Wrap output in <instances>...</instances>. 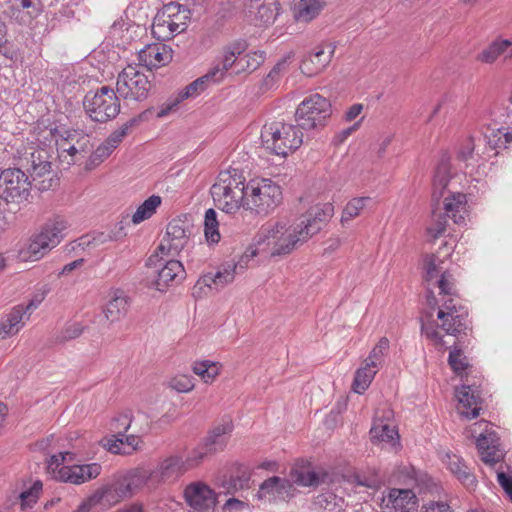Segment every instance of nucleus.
I'll list each match as a JSON object with an SVG mask.
<instances>
[{
	"mask_svg": "<svg viewBox=\"0 0 512 512\" xmlns=\"http://www.w3.org/2000/svg\"><path fill=\"white\" fill-rule=\"evenodd\" d=\"M334 207L331 203L311 207L299 222L287 227L285 223H267L256 235V242L268 244L273 241V255L290 253L299 243H303L317 234L331 219Z\"/></svg>",
	"mask_w": 512,
	"mask_h": 512,
	"instance_id": "nucleus-1",
	"label": "nucleus"
},
{
	"mask_svg": "<svg viewBox=\"0 0 512 512\" xmlns=\"http://www.w3.org/2000/svg\"><path fill=\"white\" fill-rule=\"evenodd\" d=\"M145 485L153 487L152 472L144 467H137L129 471L113 487H103L96 490L78 506L77 512L99 511L102 509L104 499L109 501L114 498V494L119 498L131 497Z\"/></svg>",
	"mask_w": 512,
	"mask_h": 512,
	"instance_id": "nucleus-2",
	"label": "nucleus"
},
{
	"mask_svg": "<svg viewBox=\"0 0 512 512\" xmlns=\"http://www.w3.org/2000/svg\"><path fill=\"white\" fill-rule=\"evenodd\" d=\"M237 168H229L218 174L210 193L216 206L227 214H234L243 205L248 192V183Z\"/></svg>",
	"mask_w": 512,
	"mask_h": 512,
	"instance_id": "nucleus-3",
	"label": "nucleus"
},
{
	"mask_svg": "<svg viewBox=\"0 0 512 512\" xmlns=\"http://www.w3.org/2000/svg\"><path fill=\"white\" fill-rule=\"evenodd\" d=\"M247 48L248 43L244 39H236L225 45L220 62L214 65L206 74L180 90V99L193 98L205 91L209 85L221 82L228 70L234 65L237 56L244 53Z\"/></svg>",
	"mask_w": 512,
	"mask_h": 512,
	"instance_id": "nucleus-4",
	"label": "nucleus"
},
{
	"mask_svg": "<svg viewBox=\"0 0 512 512\" xmlns=\"http://www.w3.org/2000/svg\"><path fill=\"white\" fill-rule=\"evenodd\" d=\"M261 140L266 150L285 158L302 145L303 132L297 124L274 121L263 126Z\"/></svg>",
	"mask_w": 512,
	"mask_h": 512,
	"instance_id": "nucleus-5",
	"label": "nucleus"
},
{
	"mask_svg": "<svg viewBox=\"0 0 512 512\" xmlns=\"http://www.w3.org/2000/svg\"><path fill=\"white\" fill-rule=\"evenodd\" d=\"M283 200L281 187L271 179L262 178L248 182V192L241 207L258 215H268Z\"/></svg>",
	"mask_w": 512,
	"mask_h": 512,
	"instance_id": "nucleus-6",
	"label": "nucleus"
},
{
	"mask_svg": "<svg viewBox=\"0 0 512 512\" xmlns=\"http://www.w3.org/2000/svg\"><path fill=\"white\" fill-rule=\"evenodd\" d=\"M117 94V91L109 86L87 92L83 99V107L91 120L106 123L116 118L121 108Z\"/></svg>",
	"mask_w": 512,
	"mask_h": 512,
	"instance_id": "nucleus-7",
	"label": "nucleus"
},
{
	"mask_svg": "<svg viewBox=\"0 0 512 512\" xmlns=\"http://www.w3.org/2000/svg\"><path fill=\"white\" fill-rule=\"evenodd\" d=\"M20 165L29 173V178L34 187L44 192L58 184L52 169V161L49 152L45 149H36L20 159Z\"/></svg>",
	"mask_w": 512,
	"mask_h": 512,
	"instance_id": "nucleus-8",
	"label": "nucleus"
},
{
	"mask_svg": "<svg viewBox=\"0 0 512 512\" xmlns=\"http://www.w3.org/2000/svg\"><path fill=\"white\" fill-rule=\"evenodd\" d=\"M332 114L331 103L316 93L306 97L297 107L295 120L302 130L323 127Z\"/></svg>",
	"mask_w": 512,
	"mask_h": 512,
	"instance_id": "nucleus-9",
	"label": "nucleus"
},
{
	"mask_svg": "<svg viewBox=\"0 0 512 512\" xmlns=\"http://www.w3.org/2000/svg\"><path fill=\"white\" fill-rule=\"evenodd\" d=\"M152 85L138 65H127L118 75L116 91L124 100L143 101L148 97Z\"/></svg>",
	"mask_w": 512,
	"mask_h": 512,
	"instance_id": "nucleus-10",
	"label": "nucleus"
},
{
	"mask_svg": "<svg viewBox=\"0 0 512 512\" xmlns=\"http://www.w3.org/2000/svg\"><path fill=\"white\" fill-rule=\"evenodd\" d=\"M33 182L21 168H8L0 173V195L5 203L28 201Z\"/></svg>",
	"mask_w": 512,
	"mask_h": 512,
	"instance_id": "nucleus-11",
	"label": "nucleus"
},
{
	"mask_svg": "<svg viewBox=\"0 0 512 512\" xmlns=\"http://www.w3.org/2000/svg\"><path fill=\"white\" fill-rule=\"evenodd\" d=\"M67 223L61 218L47 222L41 232L35 235L28 243L27 254L32 260H39L49 250L57 246L64 237Z\"/></svg>",
	"mask_w": 512,
	"mask_h": 512,
	"instance_id": "nucleus-12",
	"label": "nucleus"
},
{
	"mask_svg": "<svg viewBox=\"0 0 512 512\" xmlns=\"http://www.w3.org/2000/svg\"><path fill=\"white\" fill-rule=\"evenodd\" d=\"M437 318L442 321L441 328L449 335L457 336L469 328L468 310L453 304L452 299L444 302L443 309L437 313Z\"/></svg>",
	"mask_w": 512,
	"mask_h": 512,
	"instance_id": "nucleus-13",
	"label": "nucleus"
},
{
	"mask_svg": "<svg viewBox=\"0 0 512 512\" xmlns=\"http://www.w3.org/2000/svg\"><path fill=\"white\" fill-rule=\"evenodd\" d=\"M74 454L71 452H60L52 455L48 460L47 470L56 481L74 485L83 484V478L78 472V464L64 465L65 461H73Z\"/></svg>",
	"mask_w": 512,
	"mask_h": 512,
	"instance_id": "nucleus-14",
	"label": "nucleus"
},
{
	"mask_svg": "<svg viewBox=\"0 0 512 512\" xmlns=\"http://www.w3.org/2000/svg\"><path fill=\"white\" fill-rule=\"evenodd\" d=\"M181 5L169 3L164 6L161 14H158L153 22L152 31L157 38L170 39L186 30V23H178L174 16L180 12Z\"/></svg>",
	"mask_w": 512,
	"mask_h": 512,
	"instance_id": "nucleus-15",
	"label": "nucleus"
},
{
	"mask_svg": "<svg viewBox=\"0 0 512 512\" xmlns=\"http://www.w3.org/2000/svg\"><path fill=\"white\" fill-rule=\"evenodd\" d=\"M184 498L187 504L198 512H213L217 504V495L214 490L201 481L187 485Z\"/></svg>",
	"mask_w": 512,
	"mask_h": 512,
	"instance_id": "nucleus-16",
	"label": "nucleus"
},
{
	"mask_svg": "<svg viewBox=\"0 0 512 512\" xmlns=\"http://www.w3.org/2000/svg\"><path fill=\"white\" fill-rule=\"evenodd\" d=\"M255 255L256 252L252 251L250 255H243L237 263L233 261L226 262L215 274L204 275L201 279H199L197 285L204 284L205 286L211 288L212 284H214L216 289L219 287H224L234 280L235 274L242 272L247 267L248 261Z\"/></svg>",
	"mask_w": 512,
	"mask_h": 512,
	"instance_id": "nucleus-17",
	"label": "nucleus"
},
{
	"mask_svg": "<svg viewBox=\"0 0 512 512\" xmlns=\"http://www.w3.org/2000/svg\"><path fill=\"white\" fill-rule=\"evenodd\" d=\"M384 512H417L418 498L410 489L391 488L382 497Z\"/></svg>",
	"mask_w": 512,
	"mask_h": 512,
	"instance_id": "nucleus-18",
	"label": "nucleus"
},
{
	"mask_svg": "<svg viewBox=\"0 0 512 512\" xmlns=\"http://www.w3.org/2000/svg\"><path fill=\"white\" fill-rule=\"evenodd\" d=\"M293 483L278 476L266 479L256 494L258 499H268L269 502L287 501L294 496Z\"/></svg>",
	"mask_w": 512,
	"mask_h": 512,
	"instance_id": "nucleus-19",
	"label": "nucleus"
},
{
	"mask_svg": "<svg viewBox=\"0 0 512 512\" xmlns=\"http://www.w3.org/2000/svg\"><path fill=\"white\" fill-rule=\"evenodd\" d=\"M334 54V47L329 44L326 47L318 46L313 52L304 56L300 69L306 76L312 77L322 72L330 63Z\"/></svg>",
	"mask_w": 512,
	"mask_h": 512,
	"instance_id": "nucleus-20",
	"label": "nucleus"
},
{
	"mask_svg": "<svg viewBox=\"0 0 512 512\" xmlns=\"http://www.w3.org/2000/svg\"><path fill=\"white\" fill-rule=\"evenodd\" d=\"M290 477L292 483L302 487H318L322 485L332 487L335 485L334 476L324 470L314 471L307 467L293 468L290 472Z\"/></svg>",
	"mask_w": 512,
	"mask_h": 512,
	"instance_id": "nucleus-21",
	"label": "nucleus"
},
{
	"mask_svg": "<svg viewBox=\"0 0 512 512\" xmlns=\"http://www.w3.org/2000/svg\"><path fill=\"white\" fill-rule=\"evenodd\" d=\"M456 396L462 408L461 414L467 419H474L479 416L482 404L480 390L472 384H463L456 388Z\"/></svg>",
	"mask_w": 512,
	"mask_h": 512,
	"instance_id": "nucleus-22",
	"label": "nucleus"
},
{
	"mask_svg": "<svg viewBox=\"0 0 512 512\" xmlns=\"http://www.w3.org/2000/svg\"><path fill=\"white\" fill-rule=\"evenodd\" d=\"M185 471V465L180 456H170L164 459L152 472V486L160 483L173 482Z\"/></svg>",
	"mask_w": 512,
	"mask_h": 512,
	"instance_id": "nucleus-23",
	"label": "nucleus"
},
{
	"mask_svg": "<svg viewBox=\"0 0 512 512\" xmlns=\"http://www.w3.org/2000/svg\"><path fill=\"white\" fill-rule=\"evenodd\" d=\"M142 65L149 68H158L172 60V49L163 43L149 44L138 53Z\"/></svg>",
	"mask_w": 512,
	"mask_h": 512,
	"instance_id": "nucleus-24",
	"label": "nucleus"
},
{
	"mask_svg": "<svg viewBox=\"0 0 512 512\" xmlns=\"http://www.w3.org/2000/svg\"><path fill=\"white\" fill-rule=\"evenodd\" d=\"M158 270V275L155 281L156 289L164 291L168 286L178 284L186 277V272L183 264L179 260H168Z\"/></svg>",
	"mask_w": 512,
	"mask_h": 512,
	"instance_id": "nucleus-25",
	"label": "nucleus"
},
{
	"mask_svg": "<svg viewBox=\"0 0 512 512\" xmlns=\"http://www.w3.org/2000/svg\"><path fill=\"white\" fill-rule=\"evenodd\" d=\"M191 233L190 226L181 219H172L167 227L165 240L168 242V249L178 254L188 243Z\"/></svg>",
	"mask_w": 512,
	"mask_h": 512,
	"instance_id": "nucleus-26",
	"label": "nucleus"
},
{
	"mask_svg": "<svg viewBox=\"0 0 512 512\" xmlns=\"http://www.w3.org/2000/svg\"><path fill=\"white\" fill-rule=\"evenodd\" d=\"M373 444L389 445L393 449L400 447V437L395 426L385 423L382 419L375 418L369 431Z\"/></svg>",
	"mask_w": 512,
	"mask_h": 512,
	"instance_id": "nucleus-27",
	"label": "nucleus"
},
{
	"mask_svg": "<svg viewBox=\"0 0 512 512\" xmlns=\"http://www.w3.org/2000/svg\"><path fill=\"white\" fill-rule=\"evenodd\" d=\"M476 445L484 463L493 465L500 461L499 438L495 432L486 430L485 433H481Z\"/></svg>",
	"mask_w": 512,
	"mask_h": 512,
	"instance_id": "nucleus-28",
	"label": "nucleus"
},
{
	"mask_svg": "<svg viewBox=\"0 0 512 512\" xmlns=\"http://www.w3.org/2000/svg\"><path fill=\"white\" fill-rule=\"evenodd\" d=\"M451 164L450 158L443 155L437 164L433 176L432 201L438 203L444 195V191L451 180Z\"/></svg>",
	"mask_w": 512,
	"mask_h": 512,
	"instance_id": "nucleus-29",
	"label": "nucleus"
},
{
	"mask_svg": "<svg viewBox=\"0 0 512 512\" xmlns=\"http://www.w3.org/2000/svg\"><path fill=\"white\" fill-rule=\"evenodd\" d=\"M37 307V303L33 300L24 308L22 305L15 306L10 313L0 321V337L5 339L6 337L16 334L20 329V323L23 315Z\"/></svg>",
	"mask_w": 512,
	"mask_h": 512,
	"instance_id": "nucleus-30",
	"label": "nucleus"
},
{
	"mask_svg": "<svg viewBox=\"0 0 512 512\" xmlns=\"http://www.w3.org/2000/svg\"><path fill=\"white\" fill-rule=\"evenodd\" d=\"M279 10L277 0H254L250 13L254 15L256 25H269L276 20Z\"/></svg>",
	"mask_w": 512,
	"mask_h": 512,
	"instance_id": "nucleus-31",
	"label": "nucleus"
},
{
	"mask_svg": "<svg viewBox=\"0 0 512 512\" xmlns=\"http://www.w3.org/2000/svg\"><path fill=\"white\" fill-rule=\"evenodd\" d=\"M233 425L231 422H225L217 425L208 432L204 438L203 443L212 454L223 451L228 443V438L232 432Z\"/></svg>",
	"mask_w": 512,
	"mask_h": 512,
	"instance_id": "nucleus-32",
	"label": "nucleus"
},
{
	"mask_svg": "<svg viewBox=\"0 0 512 512\" xmlns=\"http://www.w3.org/2000/svg\"><path fill=\"white\" fill-rule=\"evenodd\" d=\"M335 484L337 482L335 481ZM336 485L332 487H323L322 492L319 493L313 501V506L318 510H325L327 512H341L344 510L345 501L341 496L336 495L332 490Z\"/></svg>",
	"mask_w": 512,
	"mask_h": 512,
	"instance_id": "nucleus-33",
	"label": "nucleus"
},
{
	"mask_svg": "<svg viewBox=\"0 0 512 512\" xmlns=\"http://www.w3.org/2000/svg\"><path fill=\"white\" fill-rule=\"evenodd\" d=\"M326 6L325 0H294V16L298 21L310 22Z\"/></svg>",
	"mask_w": 512,
	"mask_h": 512,
	"instance_id": "nucleus-34",
	"label": "nucleus"
},
{
	"mask_svg": "<svg viewBox=\"0 0 512 512\" xmlns=\"http://www.w3.org/2000/svg\"><path fill=\"white\" fill-rule=\"evenodd\" d=\"M466 195L460 192L452 193L444 199V210L448 218L454 223L460 224L464 222L466 213Z\"/></svg>",
	"mask_w": 512,
	"mask_h": 512,
	"instance_id": "nucleus-35",
	"label": "nucleus"
},
{
	"mask_svg": "<svg viewBox=\"0 0 512 512\" xmlns=\"http://www.w3.org/2000/svg\"><path fill=\"white\" fill-rule=\"evenodd\" d=\"M446 467L457 477L463 484L470 486L475 483V477L470 472L469 467L464 463L463 459L453 453H447L443 459Z\"/></svg>",
	"mask_w": 512,
	"mask_h": 512,
	"instance_id": "nucleus-36",
	"label": "nucleus"
},
{
	"mask_svg": "<svg viewBox=\"0 0 512 512\" xmlns=\"http://www.w3.org/2000/svg\"><path fill=\"white\" fill-rule=\"evenodd\" d=\"M142 440L139 436L131 434L124 437H116L115 439H108L105 447L107 450L114 454H131L132 452L140 449Z\"/></svg>",
	"mask_w": 512,
	"mask_h": 512,
	"instance_id": "nucleus-37",
	"label": "nucleus"
},
{
	"mask_svg": "<svg viewBox=\"0 0 512 512\" xmlns=\"http://www.w3.org/2000/svg\"><path fill=\"white\" fill-rule=\"evenodd\" d=\"M501 54L512 56V42L510 40H496L480 52L476 59L482 63H493Z\"/></svg>",
	"mask_w": 512,
	"mask_h": 512,
	"instance_id": "nucleus-38",
	"label": "nucleus"
},
{
	"mask_svg": "<svg viewBox=\"0 0 512 512\" xmlns=\"http://www.w3.org/2000/svg\"><path fill=\"white\" fill-rule=\"evenodd\" d=\"M129 308L128 298L124 295H115L107 304L104 309V314L107 320L115 322L124 317Z\"/></svg>",
	"mask_w": 512,
	"mask_h": 512,
	"instance_id": "nucleus-39",
	"label": "nucleus"
},
{
	"mask_svg": "<svg viewBox=\"0 0 512 512\" xmlns=\"http://www.w3.org/2000/svg\"><path fill=\"white\" fill-rule=\"evenodd\" d=\"M251 469L245 464H235V470L227 482V489L237 491L249 487Z\"/></svg>",
	"mask_w": 512,
	"mask_h": 512,
	"instance_id": "nucleus-40",
	"label": "nucleus"
},
{
	"mask_svg": "<svg viewBox=\"0 0 512 512\" xmlns=\"http://www.w3.org/2000/svg\"><path fill=\"white\" fill-rule=\"evenodd\" d=\"M161 197L158 195H152L147 198L135 211L132 216V223L139 224L144 220H147L153 216L157 208L161 205Z\"/></svg>",
	"mask_w": 512,
	"mask_h": 512,
	"instance_id": "nucleus-41",
	"label": "nucleus"
},
{
	"mask_svg": "<svg viewBox=\"0 0 512 512\" xmlns=\"http://www.w3.org/2000/svg\"><path fill=\"white\" fill-rule=\"evenodd\" d=\"M376 373V368L367 366V363L364 367L357 369L352 384L353 391L358 394L364 393L372 383Z\"/></svg>",
	"mask_w": 512,
	"mask_h": 512,
	"instance_id": "nucleus-42",
	"label": "nucleus"
},
{
	"mask_svg": "<svg viewBox=\"0 0 512 512\" xmlns=\"http://www.w3.org/2000/svg\"><path fill=\"white\" fill-rule=\"evenodd\" d=\"M142 120V115L133 117L125 122L121 127L114 130L104 141L110 148L115 150L123 139L128 135L129 131L138 125Z\"/></svg>",
	"mask_w": 512,
	"mask_h": 512,
	"instance_id": "nucleus-43",
	"label": "nucleus"
},
{
	"mask_svg": "<svg viewBox=\"0 0 512 512\" xmlns=\"http://www.w3.org/2000/svg\"><path fill=\"white\" fill-rule=\"evenodd\" d=\"M371 203L372 198L370 197H355L351 199L343 210L341 222L345 223L359 216L361 211Z\"/></svg>",
	"mask_w": 512,
	"mask_h": 512,
	"instance_id": "nucleus-44",
	"label": "nucleus"
},
{
	"mask_svg": "<svg viewBox=\"0 0 512 512\" xmlns=\"http://www.w3.org/2000/svg\"><path fill=\"white\" fill-rule=\"evenodd\" d=\"M238 55L237 57H239ZM266 53L264 51H254L247 53L242 58H237L235 63L239 67V71H255L265 61Z\"/></svg>",
	"mask_w": 512,
	"mask_h": 512,
	"instance_id": "nucleus-45",
	"label": "nucleus"
},
{
	"mask_svg": "<svg viewBox=\"0 0 512 512\" xmlns=\"http://www.w3.org/2000/svg\"><path fill=\"white\" fill-rule=\"evenodd\" d=\"M193 372L200 376L205 383L212 382L220 373L218 363L209 360L195 362Z\"/></svg>",
	"mask_w": 512,
	"mask_h": 512,
	"instance_id": "nucleus-46",
	"label": "nucleus"
},
{
	"mask_svg": "<svg viewBox=\"0 0 512 512\" xmlns=\"http://www.w3.org/2000/svg\"><path fill=\"white\" fill-rule=\"evenodd\" d=\"M353 478L356 485L373 490H378L384 483L383 477L374 470L355 473Z\"/></svg>",
	"mask_w": 512,
	"mask_h": 512,
	"instance_id": "nucleus-47",
	"label": "nucleus"
},
{
	"mask_svg": "<svg viewBox=\"0 0 512 512\" xmlns=\"http://www.w3.org/2000/svg\"><path fill=\"white\" fill-rule=\"evenodd\" d=\"M213 455L211 451L205 446L203 442L198 444L187 456L185 460H183L185 469L189 470L199 466L207 457Z\"/></svg>",
	"mask_w": 512,
	"mask_h": 512,
	"instance_id": "nucleus-48",
	"label": "nucleus"
},
{
	"mask_svg": "<svg viewBox=\"0 0 512 512\" xmlns=\"http://www.w3.org/2000/svg\"><path fill=\"white\" fill-rule=\"evenodd\" d=\"M448 364L453 372L458 376H462L463 372L469 365L467 357L463 354V351L456 347L449 352Z\"/></svg>",
	"mask_w": 512,
	"mask_h": 512,
	"instance_id": "nucleus-49",
	"label": "nucleus"
},
{
	"mask_svg": "<svg viewBox=\"0 0 512 512\" xmlns=\"http://www.w3.org/2000/svg\"><path fill=\"white\" fill-rule=\"evenodd\" d=\"M389 349V340L386 337L380 338L376 346L371 350L369 356L365 360L367 366H373V368H377L381 363L382 358L386 354Z\"/></svg>",
	"mask_w": 512,
	"mask_h": 512,
	"instance_id": "nucleus-50",
	"label": "nucleus"
},
{
	"mask_svg": "<svg viewBox=\"0 0 512 512\" xmlns=\"http://www.w3.org/2000/svg\"><path fill=\"white\" fill-rule=\"evenodd\" d=\"M42 487V482L38 480L35 481L29 489L21 492L20 501L22 509L31 508L34 504L37 503L42 491Z\"/></svg>",
	"mask_w": 512,
	"mask_h": 512,
	"instance_id": "nucleus-51",
	"label": "nucleus"
},
{
	"mask_svg": "<svg viewBox=\"0 0 512 512\" xmlns=\"http://www.w3.org/2000/svg\"><path fill=\"white\" fill-rule=\"evenodd\" d=\"M286 69V60L283 59L276 63L268 75L262 81V89H273L280 80L282 72Z\"/></svg>",
	"mask_w": 512,
	"mask_h": 512,
	"instance_id": "nucleus-52",
	"label": "nucleus"
},
{
	"mask_svg": "<svg viewBox=\"0 0 512 512\" xmlns=\"http://www.w3.org/2000/svg\"><path fill=\"white\" fill-rule=\"evenodd\" d=\"M433 223L428 227L427 232L434 239L440 237L446 231V214H437L435 209L432 212Z\"/></svg>",
	"mask_w": 512,
	"mask_h": 512,
	"instance_id": "nucleus-53",
	"label": "nucleus"
},
{
	"mask_svg": "<svg viewBox=\"0 0 512 512\" xmlns=\"http://www.w3.org/2000/svg\"><path fill=\"white\" fill-rule=\"evenodd\" d=\"M132 422V413L131 411H126L120 414L118 417L114 418L111 426L117 432L116 437H124V433L130 428Z\"/></svg>",
	"mask_w": 512,
	"mask_h": 512,
	"instance_id": "nucleus-54",
	"label": "nucleus"
},
{
	"mask_svg": "<svg viewBox=\"0 0 512 512\" xmlns=\"http://www.w3.org/2000/svg\"><path fill=\"white\" fill-rule=\"evenodd\" d=\"M113 149L110 148L105 142L101 143L96 150L90 155L88 166L95 167L102 163L107 157L113 153Z\"/></svg>",
	"mask_w": 512,
	"mask_h": 512,
	"instance_id": "nucleus-55",
	"label": "nucleus"
},
{
	"mask_svg": "<svg viewBox=\"0 0 512 512\" xmlns=\"http://www.w3.org/2000/svg\"><path fill=\"white\" fill-rule=\"evenodd\" d=\"M102 471V466L99 463H89V464H78V472L83 478V483L91 481L97 478Z\"/></svg>",
	"mask_w": 512,
	"mask_h": 512,
	"instance_id": "nucleus-56",
	"label": "nucleus"
},
{
	"mask_svg": "<svg viewBox=\"0 0 512 512\" xmlns=\"http://www.w3.org/2000/svg\"><path fill=\"white\" fill-rule=\"evenodd\" d=\"M437 257L432 254L426 256L424 260V270H425V281L431 283L435 278H437L438 274L441 275V268L436 264Z\"/></svg>",
	"mask_w": 512,
	"mask_h": 512,
	"instance_id": "nucleus-57",
	"label": "nucleus"
},
{
	"mask_svg": "<svg viewBox=\"0 0 512 512\" xmlns=\"http://www.w3.org/2000/svg\"><path fill=\"white\" fill-rule=\"evenodd\" d=\"M170 387L180 393H187L194 388L193 378L188 375H178L171 379Z\"/></svg>",
	"mask_w": 512,
	"mask_h": 512,
	"instance_id": "nucleus-58",
	"label": "nucleus"
},
{
	"mask_svg": "<svg viewBox=\"0 0 512 512\" xmlns=\"http://www.w3.org/2000/svg\"><path fill=\"white\" fill-rule=\"evenodd\" d=\"M475 150V143L472 137H467L461 143V146L457 152V159L463 162H468L473 159Z\"/></svg>",
	"mask_w": 512,
	"mask_h": 512,
	"instance_id": "nucleus-59",
	"label": "nucleus"
},
{
	"mask_svg": "<svg viewBox=\"0 0 512 512\" xmlns=\"http://www.w3.org/2000/svg\"><path fill=\"white\" fill-rule=\"evenodd\" d=\"M421 332L430 340L434 341L437 345L443 344V337L438 331V325L433 321L425 323L421 320Z\"/></svg>",
	"mask_w": 512,
	"mask_h": 512,
	"instance_id": "nucleus-60",
	"label": "nucleus"
},
{
	"mask_svg": "<svg viewBox=\"0 0 512 512\" xmlns=\"http://www.w3.org/2000/svg\"><path fill=\"white\" fill-rule=\"evenodd\" d=\"M126 224H127V222H124V220H121L120 222H118L115 225V227L108 234L105 235L104 233H101L98 240L100 242H106V241H118V240L122 239L123 237L126 236V232H125Z\"/></svg>",
	"mask_w": 512,
	"mask_h": 512,
	"instance_id": "nucleus-61",
	"label": "nucleus"
},
{
	"mask_svg": "<svg viewBox=\"0 0 512 512\" xmlns=\"http://www.w3.org/2000/svg\"><path fill=\"white\" fill-rule=\"evenodd\" d=\"M503 130H505L504 127L491 129L490 132L485 135L486 143L491 149H503Z\"/></svg>",
	"mask_w": 512,
	"mask_h": 512,
	"instance_id": "nucleus-62",
	"label": "nucleus"
},
{
	"mask_svg": "<svg viewBox=\"0 0 512 512\" xmlns=\"http://www.w3.org/2000/svg\"><path fill=\"white\" fill-rule=\"evenodd\" d=\"M185 99H180V93L178 92L177 95L170 97L165 103H163L159 111L157 112V117L162 118L167 116L170 112L175 110L178 105L184 101Z\"/></svg>",
	"mask_w": 512,
	"mask_h": 512,
	"instance_id": "nucleus-63",
	"label": "nucleus"
},
{
	"mask_svg": "<svg viewBox=\"0 0 512 512\" xmlns=\"http://www.w3.org/2000/svg\"><path fill=\"white\" fill-rule=\"evenodd\" d=\"M421 512H454L448 503L443 501H428L421 507Z\"/></svg>",
	"mask_w": 512,
	"mask_h": 512,
	"instance_id": "nucleus-64",
	"label": "nucleus"
}]
</instances>
